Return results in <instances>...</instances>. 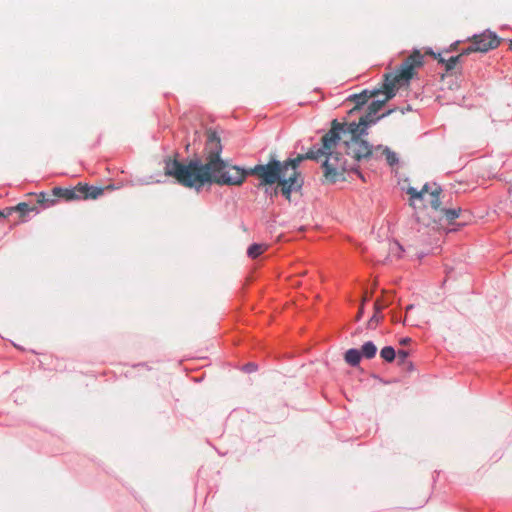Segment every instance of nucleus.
I'll use <instances>...</instances> for the list:
<instances>
[{"instance_id": "6ab92c4d", "label": "nucleus", "mask_w": 512, "mask_h": 512, "mask_svg": "<svg viewBox=\"0 0 512 512\" xmlns=\"http://www.w3.org/2000/svg\"><path fill=\"white\" fill-rule=\"evenodd\" d=\"M13 210L20 212L21 215H25L26 213L31 212V211L37 212V209L35 206H30L29 204H27L25 202L19 203L17 206H15L13 208Z\"/></svg>"}, {"instance_id": "9d476101", "label": "nucleus", "mask_w": 512, "mask_h": 512, "mask_svg": "<svg viewBox=\"0 0 512 512\" xmlns=\"http://www.w3.org/2000/svg\"><path fill=\"white\" fill-rule=\"evenodd\" d=\"M269 248L268 244L265 243H254L250 245L247 249V255L251 259L258 258L262 253H264Z\"/></svg>"}, {"instance_id": "473e14b6", "label": "nucleus", "mask_w": 512, "mask_h": 512, "mask_svg": "<svg viewBox=\"0 0 512 512\" xmlns=\"http://www.w3.org/2000/svg\"><path fill=\"white\" fill-rule=\"evenodd\" d=\"M367 301V297H364L363 300H362V304Z\"/></svg>"}, {"instance_id": "393cba45", "label": "nucleus", "mask_w": 512, "mask_h": 512, "mask_svg": "<svg viewBox=\"0 0 512 512\" xmlns=\"http://www.w3.org/2000/svg\"><path fill=\"white\" fill-rule=\"evenodd\" d=\"M386 307L379 299H377L374 303V310L376 312H381Z\"/></svg>"}, {"instance_id": "5701e85b", "label": "nucleus", "mask_w": 512, "mask_h": 512, "mask_svg": "<svg viewBox=\"0 0 512 512\" xmlns=\"http://www.w3.org/2000/svg\"><path fill=\"white\" fill-rule=\"evenodd\" d=\"M389 250L396 257H400L401 252L403 251L401 245L397 242L391 243L389 246Z\"/></svg>"}, {"instance_id": "412c9836", "label": "nucleus", "mask_w": 512, "mask_h": 512, "mask_svg": "<svg viewBox=\"0 0 512 512\" xmlns=\"http://www.w3.org/2000/svg\"><path fill=\"white\" fill-rule=\"evenodd\" d=\"M408 352L405 350H399L398 353H396V358L399 365H409L411 366V363L407 362Z\"/></svg>"}, {"instance_id": "72a5a7b5", "label": "nucleus", "mask_w": 512, "mask_h": 512, "mask_svg": "<svg viewBox=\"0 0 512 512\" xmlns=\"http://www.w3.org/2000/svg\"><path fill=\"white\" fill-rule=\"evenodd\" d=\"M510 48L512 49V41H511V43H510Z\"/></svg>"}, {"instance_id": "f03ea898", "label": "nucleus", "mask_w": 512, "mask_h": 512, "mask_svg": "<svg viewBox=\"0 0 512 512\" xmlns=\"http://www.w3.org/2000/svg\"><path fill=\"white\" fill-rule=\"evenodd\" d=\"M367 134V129L361 124L351 122L349 124L338 123L333 120L331 129L322 137L321 150L326 159L323 163L324 176L330 182H336L343 177L345 172L354 171L364 180L358 171V162L373 155L370 144L361 139Z\"/></svg>"}, {"instance_id": "a878e982", "label": "nucleus", "mask_w": 512, "mask_h": 512, "mask_svg": "<svg viewBox=\"0 0 512 512\" xmlns=\"http://www.w3.org/2000/svg\"><path fill=\"white\" fill-rule=\"evenodd\" d=\"M257 369V366L254 364V363H248L247 365H245L244 367V370L246 372H253V371H256Z\"/></svg>"}, {"instance_id": "f257e3e1", "label": "nucleus", "mask_w": 512, "mask_h": 512, "mask_svg": "<svg viewBox=\"0 0 512 512\" xmlns=\"http://www.w3.org/2000/svg\"><path fill=\"white\" fill-rule=\"evenodd\" d=\"M206 134L205 163L199 159L190 160L187 164L167 160L165 174L175 178L179 184L197 190L208 183L241 185L247 172L238 166L229 165L220 158L222 145L215 131L210 129Z\"/></svg>"}, {"instance_id": "c756f323", "label": "nucleus", "mask_w": 512, "mask_h": 512, "mask_svg": "<svg viewBox=\"0 0 512 512\" xmlns=\"http://www.w3.org/2000/svg\"><path fill=\"white\" fill-rule=\"evenodd\" d=\"M409 341H410L409 338H405V339L401 340V344H407Z\"/></svg>"}, {"instance_id": "20e7f679", "label": "nucleus", "mask_w": 512, "mask_h": 512, "mask_svg": "<svg viewBox=\"0 0 512 512\" xmlns=\"http://www.w3.org/2000/svg\"><path fill=\"white\" fill-rule=\"evenodd\" d=\"M325 150L319 148L310 149L305 155H298L294 159H289L283 163L280 162V178L278 184L281 187L280 191L286 199L290 200L292 191H297L301 188L303 181L300 177L297 167L304 159L318 160L323 155Z\"/></svg>"}, {"instance_id": "a211bd4d", "label": "nucleus", "mask_w": 512, "mask_h": 512, "mask_svg": "<svg viewBox=\"0 0 512 512\" xmlns=\"http://www.w3.org/2000/svg\"><path fill=\"white\" fill-rule=\"evenodd\" d=\"M37 203L40 204L43 208H48V207L54 205L55 199L54 198H50L45 193H40L37 196Z\"/></svg>"}, {"instance_id": "1a4fd4ad", "label": "nucleus", "mask_w": 512, "mask_h": 512, "mask_svg": "<svg viewBox=\"0 0 512 512\" xmlns=\"http://www.w3.org/2000/svg\"><path fill=\"white\" fill-rule=\"evenodd\" d=\"M380 93H381V90H372V91L364 90L360 94L351 95L348 98V100L355 103V107L353 109H351L350 113H352L354 110L358 109L359 107H361L362 105L367 103V101L370 98L378 97L380 95Z\"/></svg>"}, {"instance_id": "dca6fc26", "label": "nucleus", "mask_w": 512, "mask_h": 512, "mask_svg": "<svg viewBox=\"0 0 512 512\" xmlns=\"http://www.w3.org/2000/svg\"><path fill=\"white\" fill-rule=\"evenodd\" d=\"M381 150L382 155L386 157V160L390 166H393L398 162V158L394 152H392L388 147L382 148L381 146H378L375 149V152Z\"/></svg>"}, {"instance_id": "6e6552de", "label": "nucleus", "mask_w": 512, "mask_h": 512, "mask_svg": "<svg viewBox=\"0 0 512 512\" xmlns=\"http://www.w3.org/2000/svg\"><path fill=\"white\" fill-rule=\"evenodd\" d=\"M51 196L62 198L66 201H73L81 200L85 195L83 193L82 184H79L73 188L55 187L52 189Z\"/></svg>"}, {"instance_id": "7c9ffc66", "label": "nucleus", "mask_w": 512, "mask_h": 512, "mask_svg": "<svg viewBox=\"0 0 512 512\" xmlns=\"http://www.w3.org/2000/svg\"><path fill=\"white\" fill-rule=\"evenodd\" d=\"M412 308H413V305H409V306H407L406 310L409 311V310H412Z\"/></svg>"}, {"instance_id": "cd10ccee", "label": "nucleus", "mask_w": 512, "mask_h": 512, "mask_svg": "<svg viewBox=\"0 0 512 512\" xmlns=\"http://www.w3.org/2000/svg\"><path fill=\"white\" fill-rule=\"evenodd\" d=\"M431 54H432L435 58H437V59H438L439 63H441V64H444V65H445L446 60H445L444 58H442L440 54L438 55V57H437L434 53H432V52H431Z\"/></svg>"}, {"instance_id": "f8f14e48", "label": "nucleus", "mask_w": 512, "mask_h": 512, "mask_svg": "<svg viewBox=\"0 0 512 512\" xmlns=\"http://www.w3.org/2000/svg\"><path fill=\"white\" fill-rule=\"evenodd\" d=\"M361 352L358 349H349L345 353V361L351 366H357L361 360Z\"/></svg>"}, {"instance_id": "ddd939ff", "label": "nucleus", "mask_w": 512, "mask_h": 512, "mask_svg": "<svg viewBox=\"0 0 512 512\" xmlns=\"http://www.w3.org/2000/svg\"><path fill=\"white\" fill-rule=\"evenodd\" d=\"M361 355L366 359H372L377 353V347L372 341L365 342L361 347Z\"/></svg>"}, {"instance_id": "39448f33", "label": "nucleus", "mask_w": 512, "mask_h": 512, "mask_svg": "<svg viewBox=\"0 0 512 512\" xmlns=\"http://www.w3.org/2000/svg\"><path fill=\"white\" fill-rule=\"evenodd\" d=\"M442 189L436 183L433 184H425L421 190H417L414 187H409L407 189V194L410 196V203L417 209V203L423 204L426 208L428 205L435 212H438L441 201L440 194Z\"/></svg>"}, {"instance_id": "4468645a", "label": "nucleus", "mask_w": 512, "mask_h": 512, "mask_svg": "<svg viewBox=\"0 0 512 512\" xmlns=\"http://www.w3.org/2000/svg\"><path fill=\"white\" fill-rule=\"evenodd\" d=\"M83 193L85 196H83L82 199H96L100 195L103 194V189L99 187H93L88 185H82Z\"/></svg>"}, {"instance_id": "b1692460", "label": "nucleus", "mask_w": 512, "mask_h": 512, "mask_svg": "<svg viewBox=\"0 0 512 512\" xmlns=\"http://www.w3.org/2000/svg\"><path fill=\"white\" fill-rule=\"evenodd\" d=\"M382 316L380 315V312H374V315L369 320V327H375L379 321L381 320Z\"/></svg>"}, {"instance_id": "2f4dec72", "label": "nucleus", "mask_w": 512, "mask_h": 512, "mask_svg": "<svg viewBox=\"0 0 512 512\" xmlns=\"http://www.w3.org/2000/svg\"><path fill=\"white\" fill-rule=\"evenodd\" d=\"M277 193H278V189L276 188V189H274L272 194L276 195Z\"/></svg>"}, {"instance_id": "4be33fe9", "label": "nucleus", "mask_w": 512, "mask_h": 512, "mask_svg": "<svg viewBox=\"0 0 512 512\" xmlns=\"http://www.w3.org/2000/svg\"><path fill=\"white\" fill-rule=\"evenodd\" d=\"M459 59H460V56H452L448 60H446V62H445L446 71H451L452 69H454V67L458 63Z\"/></svg>"}, {"instance_id": "c85d7f7f", "label": "nucleus", "mask_w": 512, "mask_h": 512, "mask_svg": "<svg viewBox=\"0 0 512 512\" xmlns=\"http://www.w3.org/2000/svg\"><path fill=\"white\" fill-rule=\"evenodd\" d=\"M362 313H363V304L361 305L359 311H358V314H357V320L360 319V317L362 316Z\"/></svg>"}, {"instance_id": "7ed1b4c3", "label": "nucleus", "mask_w": 512, "mask_h": 512, "mask_svg": "<svg viewBox=\"0 0 512 512\" xmlns=\"http://www.w3.org/2000/svg\"><path fill=\"white\" fill-rule=\"evenodd\" d=\"M423 65V55L419 50H415L410 56H408L401 64L399 70L396 73H387L384 75V83L382 85L383 91L381 95L383 98L373 100L368 110L372 113L377 114L382 107L396 95L398 87L403 83H408L414 75V70Z\"/></svg>"}, {"instance_id": "9b49d317", "label": "nucleus", "mask_w": 512, "mask_h": 512, "mask_svg": "<svg viewBox=\"0 0 512 512\" xmlns=\"http://www.w3.org/2000/svg\"><path fill=\"white\" fill-rule=\"evenodd\" d=\"M441 217H444L449 223L458 218L461 213V208H439L438 212Z\"/></svg>"}, {"instance_id": "0eeeda50", "label": "nucleus", "mask_w": 512, "mask_h": 512, "mask_svg": "<svg viewBox=\"0 0 512 512\" xmlns=\"http://www.w3.org/2000/svg\"><path fill=\"white\" fill-rule=\"evenodd\" d=\"M471 41H473L475 46L485 48V52L497 48L500 44L498 36L489 30L479 35H474Z\"/></svg>"}, {"instance_id": "2eb2a0df", "label": "nucleus", "mask_w": 512, "mask_h": 512, "mask_svg": "<svg viewBox=\"0 0 512 512\" xmlns=\"http://www.w3.org/2000/svg\"><path fill=\"white\" fill-rule=\"evenodd\" d=\"M377 114L372 113V111L367 109L365 115H363L360 120L361 124L367 129L370 125L375 124L380 118L384 117L386 114H382L381 116H376Z\"/></svg>"}, {"instance_id": "aec40b11", "label": "nucleus", "mask_w": 512, "mask_h": 512, "mask_svg": "<svg viewBox=\"0 0 512 512\" xmlns=\"http://www.w3.org/2000/svg\"><path fill=\"white\" fill-rule=\"evenodd\" d=\"M473 52H482V53H484L485 52V48H482V47L480 48L479 46H475L473 41H471V45L469 47H467L466 49H464L459 56L461 58L462 56L469 55L470 53H473Z\"/></svg>"}, {"instance_id": "bb28decb", "label": "nucleus", "mask_w": 512, "mask_h": 512, "mask_svg": "<svg viewBox=\"0 0 512 512\" xmlns=\"http://www.w3.org/2000/svg\"><path fill=\"white\" fill-rule=\"evenodd\" d=\"M416 218H417V221L419 222H422L424 225L426 226H429L430 225V222H426L423 217L421 216L420 212H416Z\"/></svg>"}, {"instance_id": "423d86ee", "label": "nucleus", "mask_w": 512, "mask_h": 512, "mask_svg": "<svg viewBox=\"0 0 512 512\" xmlns=\"http://www.w3.org/2000/svg\"><path fill=\"white\" fill-rule=\"evenodd\" d=\"M247 175H256L261 179V185H271L278 183L280 178V161L271 160L266 165H256L249 171L245 170Z\"/></svg>"}, {"instance_id": "f3484780", "label": "nucleus", "mask_w": 512, "mask_h": 512, "mask_svg": "<svg viewBox=\"0 0 512 512\" xmlns=\"http://www.w3.org/2000/svg\"><path fill=\"white\" fill-rule=\"evenodd\" d=\"M380 356L387 362H392L396 358V352L393 347L386 346L380 351Z\"/></svg>"}]
</instances>
